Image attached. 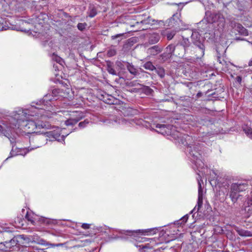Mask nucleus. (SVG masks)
Returning a JSON list of instances; mask_svg holds the SVG:
<instances>
[{
  "label": "nucleus",
  "mask_w": 252,
  "mask_h": 252,
  "mask_svg": "<svg viewBox=\"0 0 252 252\" xmlns=\"http://www.w3.org/2000/svg\"><path fill=\"white\" fill-rule=\"evenodd\" d=\"M60 135L61 131L59 128L42 133L41 134L33 135L30 137L31 146L28 148V150L30 151L40 147L46 144L48 140L60 141Z\"/></svg>",
  "instance_id": "obj_1"
},
{
  "label": "nucleus",
  "mask_w": 252,
  "mask_h": 252,
  "mask_svg": "<svg viewBox=\"0 0 252 252\" xmlns=\"http://www.w3.org/2000/svg\"><path fill=\"white\" fill-rule=\"evenodd\" d=\"M26 119L27 117H24L22 119L21 126L23 127L25 131H26L27 133L31 134V136L29 137L30 142V137L39 134H37L38 131H36V130L40 128L48 129L49 128L50 125L48 123L41 121L35 122L34 121L26 120Z\"/></svg>",
  "instance_id": "obj_2"
},
{
  "label": "nucleus",
  "mask_w": 252,
  "mask_h": 252,
  "mask_svg": "<svg viewBox=\"0 0 252 252\" xmlns=\"http://www.w3.org/2000/svg\"><path fill=\"white\" fill-rule=\"evenodd\" d=\"M192 43L196 46L194 48L195 56L197 59L201 58L204 55L205 46V38L196 31H190Z\"/></svg>",
  "instance_id": "obj_3"
},
{
  "label": "nucleus",
  "mask_w": 252,
  "mask_h": 252,
  "mask_svg": "<svg viewBox=\"0 0 252 252\" xmlns=\"http://www.w3.org/2000/svg\"><path fill=\"white\" fill-rule=\"evenodd\" d=\"M248 185L244 183H233L231 185L229 197L234 206L242 200V195L239 193L245 191L247 189Z\"/></svg>",
  "instance_id": "obj_4"
},
{
  "label": "nucleus",
  "mask_w": 252,
  "mask_h": 252,
  "mask_svg": "<svg viewBox=\"0 0 252 252\" xmlns=\"http://www.w3.org/2000/svg\"><path fill=\"white\" fill-rule=\"evenodd\" d=\"M105 63L106 70L109 74L118 76L121 78H122L121 76L126 73V69L127 67L126 63H128L127 62L121 61H117L116 62L115 64L119 70L118 72L114 69L113 62L110 61H106Z\"/></svg>",
  "instance_id": "obj_5"
},
{
  "label": "nucleus",
  "mask_w": 252,
  "mask_h": 252,
  "mask_svg": "<svg viewBox=\"0 0 252 252\" xmlns=\"http://www.w3.org/2000/svg\"><path fill=\"white\" fill-rule=\"evenodd\" d=\"M27 111V110H22L21 113H20L21 111H20L19 113L15 115L14 117H10L8 121L5 122L9 132L17 127L19 128V126H21L23 119L22 117L24 116L26 117L27 113L25 111Z\"/></svg>",
  "instance_id": "obj_6"
},
{
  "label": "nucleus",
  "mask_w": 252,
  "mask_h": 252,
  "mask_svg": "<svg viewBox=\"0 0 252 252\" xmlns=\"http://www.w3.org/2000/svg\"><path fill=\"white\" fill-rule=\"evenodd\" d=\"M202 148L201 144L195 143L193 144L189 145L187 147V152L188 155L192 161L194 162L198 159H200L201 157Z\"/></svg>",
  "instance_id": "obj_7"
},
{
  "label": "nucleus",
  "mask_w": 252,
  "mask_h": 252,
  "mask_svg": "<svg viewBox=\"0 0 252 252\" xmlns=\"http://www.w3.org/2000/svg\"><path fill=\"white\" fill-rule=\"evenodd\" d=\"M174 49L173 44L168 45L165 48L164 52L158 56L159 62L161 63H169L172 56L174 55Z\"/></svg>",
  "instance_id": "obj_8"
},
{
  "label": "nucleus",
  "mask_w": 252,
  "mask_h": 252,
  "mask_svg": "<svg viewBox=\"0 0 252 252\" xmlns=\"http://www.w3.org/2000/svg\"><path fill=\"white\" fill-rule=\"evenodd\" d=\"M73 113L72 116L65 121L66 126H73L85 117V115L82 112L75 111L73 112Z\"/></svg>",
  "instance_id": "obj_9"
},
{
  "label": "nucleus",
  "mask_w": 252,
  "mask_h": 252,
  "mask_svg": "<svg viewBox=\"0 0 252 252\" xmlns=\"http://www.w3.org/2000/svg\"><path fill=\"white\" fill-rule=\"evenodd\" d=\"M51 94L50 93L45 95L43 98L36 103V105L41 107H36L38 109H45L47 108L49 105H50V102L54 100H56Z\"/></svg>",
  "instance_id": "obj_10"
},
{
  "label": "nucleus",
  "mask_w": 252,
  "mask_h": 252,
  "mask_svg": "<svg viewBox=\"0 0 252 252\" xmlns=\"http://www.w3.org/2000/svg\"><path fill=\"white\" fill-rule=\"evenodd\" d=\"M152 229H147L145 230H121L119 233L125 234L126 235L136 237L139 235H145L146 233L153 231Z\"/></svg>",
  "instance_id": "obj_11"
},
{
  "label": "nucleus",
  "mask_w": 252,
  "mask_h": 252,
  "mask_svg": "<svg viewBox=\"0 0 252 252\" xmlns=\"http://www.w3.org/2000/svg\"><path fill=\"white\" fill-rule=\"evenodd\" d=\"M198 200L197 204L191 211L193 212H198L203 204V189L201 187V185L200 181L198 182Z\"/></svg>",
  "instance_id": "obj_12"
},
{
  "label": "nucleus",
  "mask_w": 252,
  "mask_h": 252,
  "mask_svg": "<svg viewBox=\"0 0 252 252\" xmlns=\"http://www.w3.org/2000/svg\"><path fill=\"white\" fill-rule=\"evenodd\" d=\"M192 47H191V43L189 39L183 37L182 40L177 44L176 48L177 49H184V51H186L187 53H189L190 51V48Z\"/></svg>",
  "instance_id": "obj_13"
},
{
  "label": "nucleus",
  "mask_w": 252,
  "mask_h": 252,
  "mask_svg": "<svg viewBox=\"0 0 252 252\" xmlns=\"http://www.w3.org/2000/svg\"><path fill=\"white\" fill-rule=\"evenodd\" d=\"M156 127V128H159V130H157V132L162 135L171 134V129L173 128L172 125L157 124Z\"/></svg>",
  "instance_id": "obj_14"
},
{
  "label": "nucleus",
  "mask_w": 252,
  "mask_h": 252,
  "mask_svg": "<svg viewBox=\"0 0 252 252\" xmlns=\"http://www.w3.org/2000/svg\"><path fill=\"white\" fill-rule=\"evenodd\" d=\"M18 242H19L21 246L27 247V245L30 242H32V238L30 236L25 235H17Z\"/></svg>",
  "instance_id": "obj_15"
},
{
  "label": "nucleus",
  "mask_w": 252,
  "mask_h": 252,
  "mask_svg": "<svg viewBox=\"0 0 252 252\" xmlns=\"http://www.w3.org/2000/svg\"><path fill=\"white\" fill-rule=\"evenodd\" d=\"M101 100L104 102L108 104H116L118 103V100L111 95L105 94L101 95Z\"/></svg>",
  "instance_id": "obj_16"
},
{
  "label": "nucleus",
  "mask_w": 252,
  "mask_h": 252,
  "mask_svg": "<svg viewBox=\"0 0 252 252\" xmlns=\"http://www.w3.org/2000/svg\"><path fill=\"white\" fill-rule=\"evenodd\" d=\"M181 16V13H176L174 14L172 16L168 19V26L173 27L179 24V22H181L180 17Z\"/></svg>",
  "instance_id": "obj_17"
},
{
  "label": "nucleus",
  "mask_w": 252,
  "mask_h": 252,
  "mask_svg": "<svg viewBox=\"0 0 252 252\" xmlns=\"http://www.w3.org/2000/svg\"><path fill=\"white\" fill-rule=\"evenodd\" d=\"M163 50V47L158 44L153 46L147 49V53L152 56H156L160 53Z\"/></svg>",
  "instance_id": "obj_18"
},
{
  "label": "nucleus",
  "mask_w": 252,
  "mask_h": 252,
  "mask_svg": "<svg viewBox=\"0 0 252 252\" xmlns=\"http://www.w3.org/2000/svg\"><path fill=\"white\" fill-rule=\"evenodd\" d=\"M9 241H14V243H11V246L12 247V252H18L20 251V246H21L20 243L18 242L17 236L11 239Z\"/></svg>",
  "instance_id": "obj_19"
},
{
  "label": "nucleus",
  "mask_w": 252,
  "mask_h": 252,
  "mask_svg": "<svg viewBox=\"0 0 252 252\" xmlns=\"http://www.w3.org/2000/svg\"><path fill=\"white\" fill-rule=\"evenodd\" d=\"M87 13L89 17L93 18L97 14V8L94 4H90Z\"/></svg>",
  "instance_id": "obj_20"
},
{
  "label": "nucleus",
  "mask_w": 252,
  "mask_h": 252,
  "mask_svg": "<svg viewBox=\"0 0 252 252\" xmlns=\"http://www.w3.org/2000/svg\"><path fill=\"white\" fill-rule=\"evenodd\" d=\"M126 65H127L126 69L131 74H132L135 76L139 74L137 69L132 64V63H130L128 62V63H126Z\"/></svg>",
  "instance_id": "obj_21"
},
{
  "label": "nucleus",
  "mask_w": 252,
  "mask_h": 252,
  "mask_svg": "<svg viewBox=\"0 0 252 252\" xmlns=\"http://www.w3.org/2000/svg\"><path fill=\"white\" fill-rule=\"evenodd\" d=\"M38 244L44 245V246H50L52 247H63L65 245V243H58V244H52L50 243L45 240L41 239L39 240V242H38Z\"/></svg>",
  "instance_id": "obj_22"
},
{
  "label": "nucleus",
  "mask_w": 252,
  "mask_h": 252,
  "mask_svg": "<svg viewBox=\"0 0 252 252\" xmlns=\"http://www.w3.org/2000/svg\"><path fill=\"white\" fill-rule=\"evenodd\" d=\"M160 23H163V22L162 21H158V20H153L150 17H148L146 19L143 20L141 21V23L143 24L151 25L159 24Z\"/></svg>",
  "instance_id": "obj_23"
},
{
  "label": "nucleus",
  "mask_w": 252,
  "mask_h": 252,
  "mask_svg": "<svg viewBox=\"0 0 252 252\" xmlns=\"http://www.w3.org/2000/svg\"><path fill=\"white\" fill-rule=\"evenodd\" d=\"M244 205V209H242V214L244 215V218H248L252 213V207L251 206H247L245 203Z\"/></svg>",
  "instance_id": "obj_24"
},
{
  "label": "nucleus",
  "mask_w": 252,
  "mask_h": 252,
  "mask_svg": "<svg viewBox=\"0 0 252 252\" xmlns=\"http://www.w3.org/2000/svg\"><path fill=\"white\" fill-rule=\"evenodd\" d=\"M160 39V36L159 34L154 33L151 35L149 39V43L150 44H154L158 43Z\"/></svg>",
  "instance_id": "obj_25"
},
{
  "label": "nucleus",
  "mask_w": 252,
  "mask_h": 252,
  "mask_svg": "<svg viewBox=\"0 0 252 252\" xmlns=\"http://www.w3.org/2000/svg\"><path fill=\"white\" fill-rule=\"evenodd\" d=\"M241 35L247 36L249 34L248 31L244 28L241 24L237 25V28L236 30Z\"/></svg>",
  "instance_id": "obj_26"
},
{
  "label": "nucleus",
  "mask_w": 252,
  "mask_h": 252,
  "mask_svg": "<svg viewBox=\"0 0 252 252\" xmlns=\"http://www.w3.org/2000/svg\"><path fill=\"white\" fill-rule=\"evenodd\" d=\"M158 75L161 78H163L165 76V69L163 67L159 66L156 67V69L154 70Z\"/></svg>",
  "instance_id": "obj_27"
},
{
  "label": "nucleus",
  "mask_w": 252,
  "mask_h": 252,
  "mask_svg": "<svg viewBox=\"0 0 252 252\" xmlns=\"http://www.w3.org/2000/svg\"><path fill=\"white\" fill-rule=\"evenodd\" d=\"M173 46L175 48L174 52H176L177 55L179 58H181L184 56V55L186 53H187L186 51H184V49H177V44L175 45L173 44Z\"/></svg>",
  "instance_id": "obj_28"
},
{
  "label": "nucleus",
  "mask_w": 252,
  "mask_h": 252,
  "mask_svg": "<svg viewBox=\"0 0 252 252\" xmlns=\"http://www.w3.org/2000/svg\"><path fill=\"white\" fill-rule=\"evenodd\" d=\"M142 66L145 69L150 71H153L156 69V67L150 61L146 62Z\"/></svg>",
  "instance_id": "obj_29"
},
{
  "label": "nucleus",
  "mask_w": 252,
  "mask_h": 252,
  "mask_svg": "<svg viewBox=\"0 0 252 252\" xmlns=\"http://www.w3.org/2000/svg\"><path fill=\"white\" fill-rule=\"evenodd\" d=\"M243 129L247 136L252 139V128L248 126H246L243 127Z\"/></svg>",
  "instance_id": "obj_30"
},
{
  "label": "nucleus",
  "mask_w": 252,
  "mask_h": 252,
  "mask_svg": "<svg viewBox=\"0 0 252 252\" xmlns=\"http://www.w3.org/2000/svg\"><path fill=\"white\" fill-rule=\"evenodd\" d=\"M137 112V110L135 109H133L131 108H127L126 109L125 113V115H133L136 114Z\"/></svg>",
  "instance_id": "obj_31"
},
{
  "label": "nucleus",
  "mask_w": 252,
  "mask_h": 252,
  "mask_svg": "<svg viewBox=\"0 0 252 252\" xmlns=\"http://www.w3.org/2000/svg\"><path fill=\"white\" fill-rule=\"evenodd\" d=\"M0 131L6 136V134H8V130L7 129V125L5 124H3V126L0 125Z\"/></svg>",
  "instance_id": "obj_32"
},
{
  "label": "nucleus",
  "mask_w": 252,
  "mask_h": 252,
  "mask_svg": "<svg viewBox=\"0 0 252 252\" xmlns=\"http://www.w3.org/2000/svg\"><path fill=\"white\" fill-rule=\"evenodd\" d=\"M142 92L147 95L152 94L153 92V90L148 86H144L142 88Z\"/></svg>",
  "instance_id": "obj_33"
},
{
  "label": "nucleus",
  "mask_w": 252,
  "mask_h": 252,
  "mask_svg": "<svg viewBox=\"0 0 252 252\" xmlns=\"http://www.w3.org/2000/svg\"><path fill=\"white\" fill-rule=\"evenodd\" d=\"M90 121L88 119H85L84 121L81 122L78 124V127L80 128H83L87 126L89 124Z\"/></svg>",
  "instance_id": "obj_34"
},
{
  "label": "nucleus",
  "mask_w": 252,
  "mask_h": 252,
  "mask_svg": "<svg viewBox=\"0 0 252 252\" xmlns=\"http://www.w3.org/2000/svg\"><path fill=\"white\" fill-rule=\"evenodd\" d=\"M188 219V217L187 216H185L177 221V224L180 225L184 224L187 222Z\"/></svg>",
  "instance_id": "obj_35"
},
{
  "label": "nucleus",
  "mask_w": 252,
  "mask_h": 252,
  "mask_svg": "<svg viewBox=\"0 0 252 252\" xmlns=\"http://www.w3.org/2000/svg\"><path fill=\"white\" fill-rule=\"evenodd\" d=\"M25 218L29 221L31 222L33 224L34 223L32 215L29 212H27Z\"/></svg>",
  "instance_id": "obj_36"
},
{
  "label": "nucleus",
  "mask_w": 252,
  "mask_h": 252,
  "mask_svg": "<svg viewBox=\"0 0 252 252\" xmlns=\"http://www.w3.org/2000/svg\"><path fill=\"white\" fill-rule=\"evenodd\" d=\"M87 26V24L86 23H79L77 25V28L80 31H83L85 29Z\"/></svg>",
  "instance_id": "obj_37"
},
{
  "label": "nucleus",
  "mask_w": 252,
  "mask_h": 252,
  "mask_svg": "<svg viewBox=\"0 0 252 252\" xmlns=\"http://www.w3.org/2000/svg\"><path fill=\"white\" fill-rule=\"evenodd\" d=\"M4 242L7 252H12V247H11V243H12V241H5ZM13 243H14V241H13Z\"/></svg>",
  "instance_id": "obj_38"
},
{
  "label": "nucleus",
  "mask_w": 252,
  "mask_h": 252,
  "mask_svg": "<svg viewBox=\"0 0 252 252\" xmlns=\"http://www.w3.org/2000/svg\"><path fill=\"white\" fill-rule=\"evenodd\" d=\"M60 90L58 88H55L52 90L51 91V94L52 95L56 98L58 94L60 93Z\"/></svg>",
  "instance_id": "obj_39"
},
{
  "label": "nucleus",
  "mask_w": 252,
  "mask_h": 252,
  "mask_svg": "<svg viewBox=\"0 0 252 252\" xmlns=\"http://www.w3.org/2000/svg\"><path fill=\"white\" fill-rule=\"evenodd\" d=\"M175 34H176V32L174 31H172L170 32L167 33L166 37H167V39L169 40L172 39L173 38V37L175 36Z\"/></svg>",
  "instance_id": "obj_40"
},
{
  "label": "nucleus",
  "mask_w": 252,
  "mask_h": 252,
  "mask_svg": "<svg viewBox=\"0 0 252 252\" xmlns=\"http://www.w3.org/2000/svg\"><path fill=\"white\" fill-rule=\"evenodd\" d=\"M116 54V50L114 49H110L108 50L107 52V55L109 57H111L115 56Z\"/></svg>",
  "instance_id": "obj_41"
},
{
  "label": "nucleus",
  "mask_w": 252,
  "mask_h": 252,
  "mask_svg": "<svg viewBox=\"0 0 252 252\" xmlns=\"http://www.w3.org/2000/svg\"><path fill=\"white\" fill-rule=\"evenodd\" d=\"M53 60L56 61L57 63H59L60 64H61L62 62V58L59 56L55 55V54H53Z\"/></svg>",
  "instance_id": "obj_42"
},
{
  "label": "nucleus",
  "mask_w": 252,
  "mask_h": 252,
  "mask_svg": "<svg viewBox=\"0 0 252 252\" xmlns=\"http://www.w3.org/2000/svg\"><path fill=\"white\" fill-rule=\"evenodd\" d=\"M240 24L237 23L236 21L232 20L230 22L229 26L232 28L233 29H235V30L237 28V25H239Z\"/></svg>",
  "instance_id": "obj_43"
},
{
  "label": "nucleus",
  "mask_w": 252,
  "mask_h": 252,
  "mask_svg": "<svg viewBox=\"0 0 252 252\" xmlns=\"http://www.w3.org/2000/svg\"><path fill=\"white\" fill-rule=\"evenodd\" d=\"M0 251L3 252H7L6 248L5 245V242L0 243Z\"/></svg>",
  "instance_id": "obj_44"
},
{
  "label": "nucleus",
  "mask_w": 252,
  "mask_h": 252,
  "mask_svg": "<svg viewBox=\"0 0 252 252\" xmlns=\"http://www.w3.org/2000/svg\"><path fill=\"white\" fill-rule=\"evenodd\" d=\"M206 22L208 23L211 24L213 22H215V20H207V19H204V20H202V21L200 23V24H201V23H202V24L206 23Z\"/></svg>",
  "instance_id": "obj_45"
},
{
  "label": "nucleus",
  "mask_w": 252,
  "mask_h": 252,
  "mask_svg": "<svg viewBox=\"0 0 252 252\" xmlns=\"http://www.w3.org/2000/svg\"><path fill=\"white\" fill-rule=\"evenodd\" d=\"M124 35V33H120V34H117L116 35H113L111 36V39L112 40H115L119 37H120Z\"/></svg>",
  "instance_id": "obj_46"
},
{
  "label": "nucleus",
  "mask_w": 252,
  "mask_h": 252,
  "mask_svg": "<svg viewBox=\"0 0 252 252\" xmlns=\"http://www.w3.org/2000/svg\"><path fill=\"white\" fill-rule=\"evenodd\" d=\"M90 224L88 223H83L81 225V227L84 229H88L90 228Z\"/></svg>",
  "instance_id": "obj_47"
},
{
  "label": "nucleus",
  "mask_w": 252,
  "mask_h": 252,
  "mask_svg": "<svg viewBox=\"0 0 252 252\" xmlns=\"http://www.w3.org/2000/svg\"><path fill=\"white\" fill-rule=\"evenodd\" d=\"M238 233L241 235V236H247V235H249L248 234V233H249V231H245L244 233L242 232V231H238Z\"/></svg>",
  "instance_id": "obj_48"
},
{
  "label": "nucleus",
  "mask_w": 252,
  "mask_h": 252,
  "mask_svg": "<svg viewBox=\"0 0 252 252\" xmlns=\"http://www.w3.org/2000/svg\"><path fill=\"white\" fill-rule=\"evenodd\" d=\"M186 248L189 250V251H187V252H186L185 251H184V252H191L192 251L191 250L192 249L193 247H192V245L190 244H189V245H188L187 246H186Z\"/></svg>",
  "instance_id": "obj_49"
},
{
  "label": "nucleus",
  "mask_w": 252,
  "mask_h": 252,
  "mask_svg": "<svg viewBox=\"0 0 252 252\" xmlns=\"http://www.w3.org/2000/svg\"><path fill=\"white\" fill-rule=\"evenodd\" d=\"M235 81L239 84H241L242 82V77L240 76H238L235 78Z\"/></svg>",
  "instance_id": "obj_50"
},
{
  "label": "nucleus",
  "mask_w": 252,
  "mask_h": 252,
  "mask_svg": "<svg viewBox=\"0 0 252 252\" xmlns=\"http://www.w3.org/2000/svg\"><path fill=\"white\" fill-rule=\"evenodd\" d=\"M33 252H44V251L42 249L36 248L34 249Z\"/></svg>",
  "instance_id": "obj_51"
},
{
  "label": "nucleus",
  "mask_w": 252,
  "mask_h": 252,
  "mask_svg": "<svg viewBox=\"0 0 252 252\" xmlns=\"http://www.w3.org/2000/svg\"><path fill=\"white\" fill-rule=\"evenodd\" d=\"M247 204V206H251L252 205V199H248Z\"/></svg>",
  "instance_id": "obj_52"
},
{
  "label": "nucleus",
  "mask_w": 252,
  "mask_h": 252,
  "mask_svg": "<svg viewBox=\"0 0 252 252\" xmlns=\"http://www.w3.org/2000/svg\"><path fill=\"white\" fill-rule=\"evenodd\" d=\"M202 96V93L201 92H199L196 94V97L197 98L201 97Z\"/></svg>",
  "instance_id": "obj_53"
},
{
  "label": "nucleus",
  "mask_w": 252,
  "mask_h": 252,
  "mask_svg": "<svg viewBox=\"0 0 252 252\" xmlns=\"http://www.w3.org/2000/svg\"><path fill=\"white\" fill-rule=\"evenodd\" d=\"M7 29L3 26L2 25H0V31H3V30H6Z\"/></svg>",
  "instance_id": "obj_54"
},
{
  "label": "nucleus",
  "mask_w": 252,
  "mask_h": 252,
  "mask_svg": "<svg viewBox=\"0 0 252 252\" xmlns=\"http://www.w3.org/2000/svg\"><path fill=\"white\" fill-rule=\"evenodd\" d=\"M175 4H176V5H183V6H184V5H185V4H184V3H182V2H180V3H178V4L175 3Z\"/></svg>",
  "instance_id": "obj_55"
},
{
  "label": "nucleus",
  "mask_w": 252,
  "mask_h": 252,
  "mask_svg": "<svg viewBox=\"0 0 252 252\" xmlns=\"http://www.w3.org/2000/svg\"><path fill=\"white\" fill-rule=\"evenodd\" d=\"M249 66H252V60H251L249 63Z\"/></svg>",
  "instance_id": "obj_56"
},
{
  "label": "nucleus",
  "mask_w": 252,
  "mask_h": 252,
  "mask_svg": "<svg viewBox=\"0 0 252 252\" xmlns=\"http://www.w3.org/2000/svg\"><path fill=\"white\" fill-rule=\"evenodd\" d=\"M12 1H15L16 2H20V0H11Z\"/></svg>",
  "instance_id": "obj_57"
},
{
  "label": "nucleus",
  "mask_w": 252,
  "mask_h": 252,
  "mask_svg": "<svg viewBox=\"0 0 252 252\" xmlns=\"http://www.w3.org/2000/svg\"><path fill=\"white\" fill-rule=\"evenodd\" d=\"M10 141L11 143H14L15 142L13 138H12V140L10 139Z\"/></svg>",
  "instance_id": "obj_58"
},
{
  "label": "nucleus",
  "mask_w": 252,
  "mask_h": 252,
  "mask_svg": "<svg viewBox=\"0 0 252 252\" xmlns=\"http://www.w3.org/2000/svg\"><path fill=\"white\" fill-rule=\"evenodd\" d=\"M215 94V93H213V94H209L208 96L213 95H214Z\"/></svg>",
  "instance_id": "obj_59"
},
{
  "label": "nucleus",
  "mask_w": 252,
  "mask_h": 252,
  "mask_svg": "<svg viewBox=\"0 0 252 252\" xmlns=\"http://www.w3.org/2000/svg\"><path fill=\"white\" fill-rule=\"evenodd\" d=\"M236 39L237 40H240V38H237Z\"/></svg>",
  "instance_id": "obj_60"
},
{
  "label": "nucleus",
  "mask_w": 252,
  "mask_h": 252,
  "mask_svg": "<svg viewBox=\"0 0 252 252\" xmlns=\"http://www.w3.org/2000/svg\"><path fill=\"white\" fill-rule=\"evenodd\" d=\"M141 71H142V72H144V70H143V69H141Z\"/></svg>",
  "instance_id": "obj_61"
},
{
  "label": "nucleus",
  "mask_w": 252,
  "mask_h": 252,
  "mask_svg": "<svg viewBox=\"0 0 252 252\" xmlns=\"http://www.w3.org/2000/svg\"><path fill=\"white\" fill-rule=\"evenodd\" d=\"M209 92V90L208 91L206 92V94H207Z\"/></svg>",
  "instance_id": "obj_62"
}]
</instances>
